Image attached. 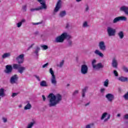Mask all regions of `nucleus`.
I'll use <instances>...</instances> for the list:
<instances>
[{"label": "nucleus", "instance_id": "22", "mask_svg": "<svg viewBox=\"0 0 128 128\" xmlns=\"http://www.w3.org/2000/svg\"><path fill=\"white\" fill-rule=\"evenodd\" d=\"M51 82L52 84H54V86H56V76H52Z\"/></svg>", "mask_w": 128, "mask_h": 128}, {"label": "nucleus", "instance_id": "33", "mask_svg": "<svg viewBox=\"0 0 128 128\" xmlns=\"http://www.w3.org/2000/svg\"><path fill=\"white\" fill-rule=\"evenodd\" d=\"M96 59H94L92 62V66L93 68L94 67V66H96Z\"/></svg>", "mask_w": 128, "mask_h": 128}, {"label": "nucleus", "instance_id": "50", "mask_svg": "<svg viewBox=\"0 0 128 128\" xmlns=\"http://www.w3.org/2000/svg\"><path fill=\"white\" fill-rule=\"evenodd\" d=\"M48 66V63H46L44 64L42 66V68H46V66Z\"/></svg>", "mask_w": 128, "mask_h": 128}, {"label": "nucleus", "instance_id": "19", "mask_svg": "<svg viewBox=\"0 0 128 128\" xmlns=\"http://www.w3.org/2000/svg\"><path fill=\"white\" fill-rule=\"evenodd\" d=\"M66 46L67 48H72V41L70 39H68L67 40Z\"/></svg>", "mask_w": 128, "mask_h": 128}, {"label": "nucleus", "instance_id": "46", "mask_svg": "<svg viewBox=\"0 0 128 128\" xmlns=\"http://www.w3.org/2000/svg\"><path fill=\"white\" fill-rule=\"evenodd\" d=\"M104 92H106V88H102L100 90V92H101V94H104Z\"/></svg>", "mask_w": 128, "mask_h": 128}, {"label": "nucleus", "instance_id": "44", "mask_svg": "<svg viewBox=\"0 0 128 128\" xmlns=\"http://www.w3.org/2000/svg\"><path fill=\"white\" fill-rule=\"evenodd\" d=\"M34 78L38 80V82H40V76H38V75H34Z\"/></svg>", "mask_w": 128, "mask_h": 128}, {"label": "nucleus", "instance_id": "13", "mask_svg": "<svg viewBox=\"0 0 128 128\" xmlns=\"http://www.w3.org/2000/svg\"><path fill=\"white\" fill-rule=\"evenodd\" d=\"M106 98H107L108 102H112V100H114V96L112 94H106Z\"/></svg>", "mask_w": 128, "mask_h": 128}, {"label": "nucleus", "instance_id": "16", "mask_svg": "<svg viewBox=\"0 0 128 128\" xmlns=\"http://www.w3.org/2000/svg\"><path fill=\"white\" fill-rule=\"evenodd\" d=\"M120 10L124 12L125 14H128V7L122 6L120 8Z\"/></svg>", "mask_w": 128, "mask_h": 128}, {"label": "nucleus", "instance_id": "32", "mask_svg": "<svg viewBox=\"0 0 128 128\" xmlns=\"http://www.w3.org/2000/svg\"><path fill=\"white\" fill-rule=\"evenodd\" d=\"M119 18H120V20H123L124 22L126 21V20H127L126 17L124 16H119Z\"/></svg>", "mask_w": 128, "mask_h": 128}, {"label": "nucleus", "instance_id": "45", "mask_svg": "<svg viewBox=\"0 0 128 128\" xmlns=\"http://www.w3.org/2000/svg\"><path fill=\"white\" fill-rule=\"evenodd\" d=\"M18 93L14 92L12 94V98H14V96H18Z\"/></svg>", "mask_w": 128, "mask_h": 128}, {"label": "nucleus", "instance_id": "59", "mask_svg": "<svg viewBox=\"0 0 128 128\" xmlns=\"http://www.w3.org/2000/svg\"><path fill=\"white\" fill-rule=\"evenodd\" d=\"M117 116H118V117L120 116V114H117Z\"/></svg>", "mask_w": 128, "mask_h": 128}, {"label": "nucleus", "instance_id": "52", "mask_svg": "<svg viewBox=\"0 0 128 128\" xmlns=\"http://www.w3.org/2000/svg\"><path fill=\"white\" fill-rule=\"evenodd\" d=\"M26 22V19H22L20 22L22 24Z\"/></svg>", "mask_w": 128, "mask_h": 128}, {"label": "nucleus", "instance_id": "39", "mask_svg": "<svg viewBox=\"0 0 128 128\" xmlns=\"http://www.w3.org/2000/svg\"><path fill=\"white\" fill-rule=\"evenodd\" d=\"M122 70L125 72H128V68L126 66H122Z\"/></svg>", "mask_w": 128, "mask_h": 128}, {"label": "nucleus", "instance_id": "43", "mask_svg": "<svg viewBox=\"0 0 128 128\" xmlns=\"http://www.w3.org/2000/svg\"><path fill=\"white\" fill-rule=\"evenodd\" d=\"M86 8H85V12H88V10H90V6H88V5L86 4Z\"/></svg>", "mask_w": 128, "mask_h": 128}, {"label": "nucleus", "instance_id": "29", "mask_svg": "<svg viewBox=\"0 0 128 128\" xmlns=\"http://www.w3.org/2000/svg\"><path fill=\"white\" fill-rule=\"evenodd\" d=\"M120 21V17H116L112 21L113 24H116V22H118Z\"/></svg>", "mask_w": 128, "mask_h": 128}, {"label": "nucleus", "instance_id": "12", "mask_svg": "<svg viewBox=\"0 0 128 128\" xmlns=\"http://www.w3.org/2000/svg\"><path fill=\"white\" fill-rule=\"evenodd\" d=\"M98 46L100 50L104 52V50H106V44L104 41H102L99 42Z\"/></svg>", "mask_w": 128, "mask_h": 128}, {"label": "nucleus", "instance_id": "6", "mask_svg": "<svg viewBox=\"0 0 128 128\" xmlns=\"http://www.w3.org/2000/svg\"><path fill=\"white\" fill-rule=\"evenodd\" d=\"M88 72V67L86 64H82L81 66L80 72L82 74H86Z\"/></svg>", "mask_w": 128, "mask_h": 128}, {"label": "nucleus", "instance_id": "41", "mask_svg": "<svg viewBox=\"0 0 128 128\" xmlns=\"http://www.w3.org/2000/svg\"><path fill=\"white\" fill-rule=\"evenodd\" d=\"M113 73L115 76H118V71H116V70H114Z\"/></svg>", "mask_w": 128, "mask_h": 128}, {"label": "nucleus", "instance_id": "15", "mask_svg": "<svg viewBox=\"0 0 128 128\" xmlns=\"http://www.w3.org/2000/svg\"><path fill=\"white\" fill-rule=\"evenodd\" d=\"M10 56L11 54L10 52H6L2 56V60H6V58H10Z\"/></svg>", "mask_w": 128, "mask_h": 128}, {"label": "nucleus", "instance_id": "23", "mask_svg": "<svg viewBox=\"0 0 128 128\" xmlns=\"http://www.w3.org/2000/svg\"><path fill=\"white\" fill-rule=\"evenodd\" d=\"M118 36H119L120 38V40H122V38H124V32L122 31H120L118 33Z\"/></svg>", "mask_w": 128, "mask_h": 128}, {"label": "nucleus", "instance_id": "56", "mask_svg": "<svg viewBox=\"0 0 128 128\" xmlns=\"http://www.w3.org/2000/svg\"><path fill=\"white\" fill-rule=\"evenodd\" d=\"M70 28V24H67L66 25V28Z\"/></svg>", "mask_w": 128, "mask_h": 128}, {"label": "nucleus", "instance_id": "14", "mask_svg": "<svg viewBox=\"0 0 128 128\" xmlns=\"http://www.w3.org/2000/svg\"><path fill=\"white\" fill-rule=\"evenodd\" d=\"M118 60H116V58H113L112 59V68H118Z\"/></svg>", "mask_w": 128, "mask_h": 128}, {"label": "nucleus", "instance_id": "54", "mask_svg": "<svg viewBox=\"0 0 128 128\" xmlns=\"http://www.w3.org/2000/svg\"><path fill=\"white\" fill-rule=\"evenodd\" d=\"M42 98H43V102H46V96H44V95H42Z\"/></svg>", "mask_w": 128, "mask_h": 128}, {"label": "nucleus", "instance_id": "55", "mask_svg": "<svg viewBox=\"0 0 128 128\" xmlns=\"http://www.w3.org/2000/svg\"><path fill=\"white\" fill-rule=\"evenodd\" d=\"M40 24V22H33L32 24H34V26H36L38 24Z\"/></svg>", "mask_w": 128, "mask_h": 128}, {"label": "nucleus", "instance_id": "62", "mask_svg": "<svg viewBox=\"0 0 128 128\" xmlns=\"http://www.w3.org/2000/svg\"><path fill=\"white\" fill-rule=\"evenodd\" d=\"M0 100H2V98L0 97Z\"/></svg>", "mask_w": 128, "mask_h": 128}, {"label": "nucleus", "instance_id": "2", "mask_svg": "<svg viewBox=\"0 0 128 128\" xmlns=\"http://www.w3.org/2000/svg\"><path fill=\"white\" fill-rule=\"evenodd\" d=\"M72 38V36L68 34L66 32H64L60 36H57L55 38V42H64V40L67 38V40H70V38Z\"/></svg>", "mask_w": 128, "mask_h": 128}, {"label": "nucleus", "instance_id": "5", "mask_svg": "<svg viewBox=\"0 0 128 128\" xmlns=\"http://www.w3.org/2000/svg\"><path fill=\"white\" fill-rule=\"evenodd\" d=\"M107 34L108 36H116V29L111 26H108L106 28Z\"/></svg>", "mask_w": 128, "mask_h": 128}, {"label": "nucleus", "instance_id": "38", "mask_svg": "<svg viewBox=\"0 0 128 128\" xmlns=\"http://www.w3.org/2000/svg\"><path fill=\"white\" fill-rule=\"evenodd\" d=\"M110 118V114H108L107 118L104 119V122H108V120Z\"/></svg>", "mask_w": 128, "mask_h": 128}, {"label": "nucleus", "instance_id": "53", "mask_svg": "<svg viewBox=\"0 0 128 128\" xmlns=\"http://www.w3.org/2000/svg\"><path fill=\"white\" fill-rule=\"evenodd\" d=\"M124 119L128 120V114H126L124 116Z\"/></svg>", "mask_w": 128, "mask_h": 128}, {"label": "nucleus", "instance_id": "42", "mask_svg": "<svg viewBox=\"0 0 128 128\" xmlns=\"http://www.w3.org/2000/svg\"><path fill=\"white\" fill-rule=\"evenodd\" d=\"M41 48H42L44 50H48V46H46V45L42 46Z\"/></svg>", "mask_w": 128, "mask_h": 128}, {"label": "nucleus", "instance_id": "24", "mask_svg": "<svg viewBox=\"0 0 128 128\" xmlns=\"http://www.w3.org/2000/svg\"><path fill=\"white\" fill-rule=\"evenodd\" d=\"M40 86L46 88V86H48V84H46V80H42L40 82Z\"/></svg>", "mask_w": 128, "mask_h": 128}, {"label": "nucleus", "instance_id": "63", "mask_svg": "<svg viewBox=\"0 0 128 128\" xmlns=\"http://www.w3.org/2000/svg\"><path fill=\"white\" fill-rule=\"evenodd\" d=\"M67 86H70V84H68Z\"/></svg>", "mask_w": 128, "mask_h": 128}, {"label": "nucleus", "instance_id": "8", "mask_svg": "<svg viewBox=\"0 0 128 128\" xmlns=\"http://www.w3.org/2000/svg\"><path fill=\"white\" fill-rule=\"evenodd\" d=\"M6 70H4V72H6V74H12L14 67H12V65H6Z\"/></svg>", "mask_w": 128, "mask_h": 128}, {"label": "nucleus", "instance_id": "17", "mask_svg": "<svg viewBox=\"0 0 128 128\" xmlns=\"http://www.w3.org/2000/svg\"><path fill=\"white\" fill-rule=\"evenodd\" d=\"M6 90L4 88H0V98H4L6 96V93H4Z\"/></svg>", "mask_w": 128, "mask_h": 128}, {"label": "nucleus", "instance_id": "37", "mask_svg": "<svg viewBox=\"0 0 128 128\" xmlns=\"http://www.w3.org/2000/svg\"><path fill=\"white\" fill-rule=\"evenodd\" d=\"M28 8V6L26 5H24L22 6V11L24 12H26V8Z\"/></svg>", "mask_w": 128, "mask_h": 128}, {"label": "nucleus", "instance_id": "51", "mask_svg": "<svg viewBox=\"0 0 128 128\" xmlns=\"http://www.w3.org/2000/svg\"><path fill=\"white\" fill-rule=\"evenodd\" d=\"M92 124H88L86 126L85 128H92Z\"/></svg>", "mask_w": 128, "mask_h": 128}, {"label": "nucleus", "instance_id": "36", "mask_svg": "<svg viewBox=\"0 0 128 128\" xmlns=\"http://www.w3.org/2000/svg\"><path fill=\"white\" fill-rule=\"evenodd\" d=\"M49 72L50 73V74H52V76H56L54 75V70H52V68H50V71Z\"/></svg>", "mask_w": 128, "mask_h": 128}, {"label": "nucleus", "instance_id": "60", "mask_svg": "<svg viewBox=\"0 0 128 128\" xmlns=\"http://www.w3.org/2000/svg\"><path fill=\"white\" fill-rule=\"evenodd\" d=\"M35 34H38V32H35Z\"/></svg>", "mask_w": 128, "mask_h": 128}, {"label": "nucleus", "instance_id": "7", "mask_svg": "<svg viewBox=\"0 0 128 128\" xmlns=\"http://www.w3.org/2000/svg\"><path fill=\"white\" fill-rule=\"evenodd\" d=\"M16 60H17L18 64H22L24 62V54H21L19 55L16 58Z\"/></svg>", "mask_w": 128, "mask_h": 128}, {"label": "nucleus", "instance_id": "25", "mask_svg": "<svg viewBox=\"0 0 128 128\" xmlns=\"http://www.w3.org/2000/svg\"><path fill=\"white\" fill-rule=\"evenodd\" d=\"M88 90V87H85L82 90V98H84L86 96V90Z\"/></svg>", "mask_w": 128, "mask_h": 128}, {"label": "nucleus", "instance_id": "20", "mask_svg": "<svg viewBox=\"0 0 128 128\" xmlns=\"http://www.w3.org/2000/svg\"><path fill=\"white\" fill-rule=\"evenodd\" d=\"M32 108V104H30V101H27V104L24 107V110H30Z\"/></svg>", "mask_w": 128, "mask_h": 128}, {"label": "nucleus", "instance_id": "58", "mask_svg": "<svg viewBox=\"0 0 128 128\" xmlns=\"http://www.w3.org/2000/svg\"><path fill=\"white\" fill-rule=\"evenodd\" d=\"M82 0H76V2H82Z\"/></svg>", "mask_w": 128, "mask_h": 128}, {"label": "nucleus", "instance_id": "9", "mask_svg": "<svg viewBox=\"0 0 128 128\" xmlns=\"http://www.w3.org/2000/svg\"><path fill=\"white\" fill-rule=\"evenodd\" d=\"M18 80V76L17 74H14L10 78V82L12 84H16Z\"/></svg>", "mask_w": 128, "mask_h": 128}, {"label": "nucleus", "instance_id": "47", "mask_svg": "<svg viewBox=\"0 0 128 128\" xmlns=\"http://www.w3.org/2000/svg\"><path fill=\"white\" fill-rule=\"evenodd\" d=\"M2 120L4 122V123H6V122H8V119L6 118H4V117H3L2 118Z\"/></svg>", "mask_w": 128, "mask_h": 128}, {"label": "nucleus", "instance_id": "10", "mask_svg": "<svg viewBox=\"0 0 128 128\" xmlns=\"http://www.w3.org/2000/svg\"><path fill=\"white\" fill-rule=\"evenodd\" d=\"M104 66L102 64V62H99L98 63L94 66V70H100L101 68H104Z\"/></svg>", "mask_w": 128, "mask_h": 128}, {"label": "nucleus", "instance_id": "26", "mask_svg": "<svg viewBox=\"0 0 128 128\" xmlns=\"http://www.w3.org/2000/svg\"><path fill=\"white\" fill-rule=\"evenodd\" d=\"M66 14V10L61 11L59 14L60 18H64Z\"/></svg>", "mask_w": 128, "mask_h": 128}, {"label": "nucleus", "instance_id": "27", "mask_svg": "<svg viewBox=\"0 0 128 128\" xmlns=\"http://www.w3.org/2000/svg\"><path fill=\"white\" fill-rule=\"evenodd\" d=\"M40 47H36V49L34 52V54H35L36 56H38V52H40Z\"/></svg>", "mask_w": 128, "mask_h": 128}, {"label": "nucleus", "instance_id": "1", "mask_svg": "<svg viewBox=\"0 0 128 128\" xmlns=\"http://www.w3.org/2000/svg\"><path fill=\"white\" fill-rule=\"evenodd\" d=\"M48 98H49L48 106L50 108H52V106H56V104H58L62 98V95L60 94L54 95V94L52 93L50 94Z\"/></svg>", "mask_w": 128, "mask_h": 128}, {"label": "nucleus", "instance_id": "61", "mask_svg": "<svg viewBox=\"0 0 128 128\" xmlns=\"http://www.w3.org/2000/svg\"><path fill=\"white\" fill-rule=\"evenodd\" d=\"M21 107H22L21 105L19 106V108H21Z\"/></svg>", "mask_w": 128, "mask_h": 128}, {"label": "nucleus", "instance_id": "34", "mask_svg": "<svg viewBox=\"0 0 128 128\" xmlns=\"http://www.w3.org/2000/svg\"><path fill=\"white\" fill-rule=\"evenodd\" d=\"M64 64V60H62V62H60V64L58 65V66H59V68H62Z\"/></svg>", "mask_w": 128, "mask_h": 128}, {"label": "nucleus", "instance_id": "11", "mask_svg": "<svg viewBox=\"0 0 128 128\" xmlns=\"http://www.w3.org/2000/svg\"><path fill=\"white\" fill-rule=\"evenodd\" d=\"M60 6H62V0H58L56 4V8L54 10V12H58L60 10Z\"/></svg>", "mask_w": 128, "mask_h": 128}, {"label": "nucleus", "instance_id": "49", "mask_svg": "<svg viewBox=\"0 0 128 128\" xmlns=\"http://www.w3.org/2000/svg\"><path fill=\"white\" fill-rule=\"evenodd\" d=\"M34 46V44H31V46L28 48L27 49V50H30V48H32Z\"/></svg>", "mask_w": 128, "mask_h": 128}, {"label": "nucleus", "instance_id": "28", "mask_svg": "<svg viewBox=\"0 0 128 128\" xmlns=\"http://www.w3.org/2000/svg\"><path fill=\"white\" fill-rule=\"evenodd\" d=\"M34 124H36L35 122H30L27 126L26 128H32L34 126Z\"/></svg>", "mask_w": 128, "mask_h": 128}, {"label": "nucleus", "instance_id": "30", "mask_svg": "<svg viewBox=\"0 0 128 128\" xmlns=\"http://www.w3.org/2000/svg\"><path fill=\"white\" fill-rule=\"evenodd\" d=\"M106 116H108V112L103 113L100 118L101 120H104Z\"/></svg>", "mask_w": 128, "mask_h": 128}, {"label": "nucleus", "instance_id": "18", "mask_svg": "<svg viewBox=\"0 0 128 128\" xmlns=\"http://www.w3.org/2000/svg\"><path fill=\"white\" fill-rule=\"evenodd\" d=\"M118 80L122 82H128V78L126 77L121 76L118 78Z\"/></svg>", "mask_w": 128, "mask_h": 128}, {"label": "nucleus", "instance_id": "35", "mask_svg": "<svg viewBox=\"0 0 128 128\" xmlns=\"http://www.w3.org/2000/svg\"><path fill=\"white\" fill-rule=\"evenodd\" d=\"M78 90H75L72 94V96H76V94H78Z\"/></svg>", "mask_w": 128, "mask_h": 128}, {"label": "nucleus", "instance_id": "21", "mask_svg": "<svg viewBox=\"0 0 128 128\" xmlns=\"http://www.w3.org/2000/svg\"><path fill=\"white\" fill-rule=\"evenodd\" d=\"M94 54H98V56H100V58H104V54L102 53L100 50H96L94 51Z\"/></svg>", "mask_w": 128, "mask_h": 128}, {"label": "nucleus", "instance_id": "64", "mask_svg": "<svg viewBox=\"0 0 128 128\" xmlns=\"http://www.w3.org/2000/svg\"><path fill=\"white\" fill-rule=\"evenodd\" d=\"M2 1L0 0V2H1Z\"/></svg>", "mask_w": 128, "mask_h": 128}, {"label": "nucleus", "instance_id": "40", "mask_svg": "<svg viewBox=\"0 0 128 128\" xmlns=\"http://www.w3.org/2000/svg\"><path fill=\"white\" fill-rule=\"evenodd\" d=\"M82 26L83 28H88V22H84V23L83 24Z\"/></svg>", "mask_w": 128, "mask_h": 128}, {"label": "nucleus", "instance_id": "4", "mask_svg": "<svg viewBox=\"0 0 128 128\" xmlns=\"http://www.w3.org/2000/svg\"><path fill=\"white\" fill-rule=\"evenodd\" d=\"M13 68L14 70H18V72L21 74L24 72V70H26V67L22 66V65L20 64H14Z\"/></svg>", "mask_w": 128, "mask_h": 128}, {"label": "nucleus", "instance_id": "31", "mask_svg": "<svg viewBox=\"0 0 128 128\" xmlns=\"http://www.w3.org/2000/svg\"><path fill=\"white\" fill-rule=\"evenodd\" d=\"M104 86H106V88H108V80L106 79L104 83Z\"/></svg>", "mask_w": 128, "mask_h": 128}, {"label": "nucleus", "instance_id": "3", "mask_svg": "<svg viewBox=\"0 0 128 128\" xmlns=\"http://www.w3.org/2000/svg\"><path fill=\"white\" fill-rule=\"evenodd\" d=\"M37 2H40V4H42V6L37 8L30 9V12H36V10L38 11L40 10H46L47 6L46 4V1L44 0H37Z\"/></svg>", "mask_w": 128, "mask_h": 128}, {"label": "nucleus", "instance_id": "48", "mask_svg": "<svg viewBox=\"0 0 128 128\" xmlns=\"http://www.w3.org/2000/svg\"><path fill=\"white\" fill-rule=\"evenodd\" d=\"M16 24H17V26L18 28H20L22 26V22H19L17 23Z\"/></svg>", "mask_w": 128, "mask_h": 128}, {"label": "nucleus", "instance_id": "57", "mask_svg": "<svg viewBox=\"0 0 128 128\" xmlns=\"http://www.w3.org/2000/svg\"><path fill=\"white\" fill-rule=\"evenodd\" d=\"M90 102H88L87 104H84L85 106H90Z\"/></svg>", "mask_w": 128, "mask_h": 128}]
</instances>
